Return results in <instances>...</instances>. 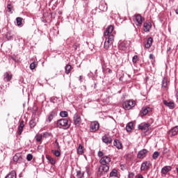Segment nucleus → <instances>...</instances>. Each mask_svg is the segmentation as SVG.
<instances>
[{
	"label": "nucleus",
	"instance_id": "f257e3e1",
	"mask_svg": "<svg viewBox=\"0 0 178 178\" xmlns=\"http://www.w3.org/2000/svg\"><path fill=\"white\" fill-rule=\"evenodd\" d=\"M113 31V26L112 25L108 26L104 31V49H109V47L113 44V41L115 40V35H113V33H112Z\"/></svg>",
	"mask_w": 178,
	"mask_h": 178
},
{
	"label": "nucleus",
	"instance_id": "f03ea898",
	"mask_svg": "<svg viewBox=\"0 0 178 178\" xmlns=\"http://www.w3.org/2000/svg\"><path fill=\"white\" fill-rule=\"evenodd\" d=\"M99 163L102 165L99 167V172L106 173L109 171V163H111V157L108 156H103L100 160Z\"/></svg>",
	"mask_w": 178,
	"mask_h": 178
},
{
	"label": "nucleus",
	"instance_id": "7ed1b4c3",
	"mask_svg": "<svg viewBox=\"0 0 178 178\" xmlns=\"http://www.w3.org/2000/svg\"><path fill=\"white\" fill-rule=\"evenodd\" d=\"M56 124L58 129H63L64 130L70 127V122H69V120L67 118H63L57 120Z\"/></svg>",
	"mask_w": 178,
	"mask_h": 178
},
{
	"label": "nucleus",
	"instance_id": "20e7f679",
	"mask_svg": "<svg viewBox=\"0 0 178 178\" xmlns=\"http://www.w3.org/2000/svg\"><path fill=\"white\" fill-rule=\"evenodd\" d=\"M122 106L125 111H130V109L136 106V101L131 99L127 100L123 102Z\"/></svg>",
	"mask_w": 178,
	"mask_h": 178
},
{
	"label": "nucleus",
	"instance_id": "39448f33",
	"mask_svg": "<svg viewBox=\"0 0 178 178\" xmlns=\"http://www.w3.org/2000/svg\"><path fill=\"white\" fill-rule=\"evenodd\" d=\"M134 22L135 23L136 26L138 27H141L143 26V22L145 20L143 16L140 14L134 15L133 17Z\"/></svg>",
	"mask_w": 178,
	"mask_h": 178
},
{
	"label": "nucleus",
	"instance_id": "423d86ee",
	"mask_svg": "<svg viewBox=\"0 0 178 178\" xmlns=\"http://www.w3.org/2000/svg\"><path fill=\"white\" fill-rule=\"evenodd\" d=\"M129 43L127 40H121L118 43V49L120 51H127L129 48Z\"/></svg>",
	"mask_w": 178,
	"mask_h": 178
},
{
	"label": "nucleus",
	"instance_id": "0eeeda50",
	"mask_svg": "<svg viewBox=\"0 0 178 178\" xmlns=\"http://www.w3.org/2000/svg\"><path fill=\"white\" fill-rule=\"evenodd\" d=\"M99 129V123L97 121H93L90 123V131L91 133H95Z\"/></svg>",
	"mask_w": 178,
	"mask_h": 178
},
{
	"label": "nucleus",
	"instance_id": "6e6552de",
	"mask_svg": "<svg viewBox=\"0 0 178 178\" xmlns=\"http://www.w3.org/2000/svg\"><path fill=\"white\" fill-rule=\"evenodd\" d=\"M81 124V117L78 113H75L74 115V124L76 127H79Z\"/></svg>",
	"mask_w": 178,
	"mask_h": 178
},
{
	"label": "nucleus",
	"instance_id": "1a4fd4ad",
	"mask_svg": "<svg viewBox=\"0 0 178 178\" xmlns=\"http://www.w3.org/2000/svg\"><path fill=\"white\" fill-rule=\"evenodd\" d=\"M13 161H14V162H17L18 163H22V162H23V161H24V159L23 158L22 153H17L13 156Z\"/></svg>",
	"mask_w": 178,
	"mask_h": 178
},
{
	"label": "nucleus",
	"instance_id": "9d476101",
	"mask_svg": "<svg viewBox=\"0 0 178 178\" xmlns=\"http://www.w3.org/2000/svg\"><path fill=\"white\" fill-rule=\"evenodd\" d=\"M147 154H148V150L143 149L138 152L137 156L139 159H143L147 156Z\"/></svg>",
	"mask_w": 178,
	"mask_h": 178
},
{
	"label": "nucleus",
	"instance_id": "9b49d317",
	"mask_svg": "<svg viewBox=\"0 0 178 178\" xmlns=\"http://www.w3.org/2000/svg\"><path fill=\"white\" fill-rule=\"evenodd\" d=\"M161 88L164 90H168L169 88V81H168L167 77H164L162 80L161 83Z\"/></svg>",
	"mask_w": 178,
	"mask_h": 178
},
{
	"label": "nucleus",
	"instance_id": "f8f14e48",
	"mask_svg": "<svg viewBox=\"0 0 178 178\" xmlns=\"http://www.w3.org/2000/svg\"><path fill=\"white\" fill-rule=\"evenodd\" d=\"M149 126L151 125L148 123L140 124L138 125V129L142 130V131H148L149 130Z\"/></svg>",
	"mask_w": 178,
	"mask_h": 178
},
{
	"label": "nucleus",
	"instance_id": "ddd939ff",
	"mask_svg": "<svg viewBox=\"0 0 178 178\" xmlns=\"http://www.w3.org/2000/svg\"><path fill=\"white\" fill-rule=\"evenodd\" d=\"M151 163L149 161H145L141 164L140 170H149Z\"/></svg>",
	"mask_w": 178,
	"mask_h": 178
},
{
	"label": "nucleus",
	"instance_id": "4468645a",
	"mask_svg": "<svg viewBox=\"0 0 178 178\" xmlns=\"http://www.w3.org/2000/svg\"><path fill=\"white\" fill-rule=\"evenodd\" d=\"M163 103L165 106H167L170 109H175V102H168V100H163Z\"/></svg>",
	"mask_w": 178,
	"mask_h": 178
},
{
	"label": "nucleus",
	"instance_id": "2eb2a0df",
	"mask_svg": "<svg viewBox=\"0 0 178 178\" xmlns=\"http://www.w3.org/2000/svg\"><path fill=\"white\" fill-rule=\"evenodd\" d=\"M99 9L102 12H106L108 10V5L105 2H102L99 5Z\"/></svg>",
	"mask_w": 178,
	"mask_h": 178
},
{
	"label": "nucleus",
	"instance_id": "dca6fc26",
	"mask_svg": "<svg viewBox=\"0 0 178 178\" xmlns=\"http://www.w3.org/2000/svg\"><path fill=\"white\" fill-rule=\"evenodd\" d=\"M102 141L103 143H104L105 144H111L112 143V138H111L110 136H108L106 135H104L102 137Z\"/></svg>",
	"mask_w": 178,
	"mask_h": 178
},
{
	"label": "nucleus",
	"instance_id": "f3484780",
	"mask_svg": "<svg viewBox=\"0 0 178 178\" xmlns=\"http://www.w3.org/2000/svg\"><path fill=\"white\" fill-rule=\"evenodd\" d=\"M170 170H172V167L166 165L161 169V173L162 175H168Z\"/></svg>",
	"mask_w": 178,
	"mask_h": 178
},
{
	"label": "nucleus",
	"instance_id": "a211bd4d",
	"mask_svg": "<svg viewBox=\"0 0 178 178\" xmlns=\"http://www.w3.org/2000/svg\"><path fill=\"white\" fill-rule=\"evenodd\" d=\"M177 133H178V126H176L169 131L168 134L169 136H177Z\"/></svg>",
	"mask_w": 178,
	"mask_h": 178
},
{
	"label": "nucleus",
	"instance_id": "6ab92c4d",
	"mask_svg": "<svg viewBox=\"0 0 178 178\" xmlns=\"http://www.w3.org/2000/svg\"><path fill=\"white\" fill-rule=\"evenodd\" d=\"M152 42H154V39H152V37L149 38L147 40L146 44H145V48L149 49V47L152 46Z\"/></svg>",
	"mask_w": 178,
	"mask_h": 178
},
{
	"label": "nucleus",
	"instance_id": "aec40b11",
	"mask_svg": "<svg viewBox=\"0 0 178 178\" xmlns=\"http://www.w3.org/2000/svg\"><path fill=\"white\" fill-rule=\"evenodd\" d=\"M143 31H145V33H148L149 31V30H151V23H147L145 22L143 24Z\"/></svg>",
	"mask_w": 178,
	"mask_h": 178
},
{
	"label": "nucleus",
	"instance_id": "412c9836",
	"mask_svg": "<svg viewBox=\"0 0 178 178\" xmlns=\"http://www.w3.org/2000/svg\"><path fill=\"white\" fill-rule=\"evenodd\" d=\"M24 127V121H22L19 123V125L18 127V134L19 136L22 135V133H23V128Z\"/></svg>",
	"mask_w": 178,
	"mask_h": 178
},
{
	"label": "nucleus",
	"instance_id": "4be33fe9",
	"mask_svg": "<svg viewBox=\"0 0 178 178\" xmlns=\"http://www.w3.org/2000/svg\"><path fill=\"white\" fill-rule=\"evenodd\" d=\"M56 115V113H55V111H51L47 117V122H52V119H54V117H55Z\"/></svg>",
	"mask_w": 178,
	"mask_h": 178
},
{
	"label": "nucleus",
	"instance_id": "5701e85b",
	"mask_svg": "<svg viewBox=\"0 0 178 178\" xmlns=\"http://www.w3.org/2000/svg\"><path fill=\"white\" fill-rule=\"evenodd\" d=\"M113 145H114V147H116V148H118V149H122V143H120V141L118 139H115L114 140Z\"/></svg>",
	"mask_w": 178,
	"mask_h": 178
},
{
	"label": "nucleus",
	"instance_id": "b1692460",
	"mask_svg": "<svg viewBox=\"0 0 178 178\" xmlns=\"http://www.w3.org/2000/svg\"><path fill=\"white\" fill-rule=\"evenodd\" d=\"M13 77V75L9 74L8 72H6L4 74V80H6V81H10Z\"/></svg>",
	"mask_w": 178,
	"mask_h": 178
},
{
	"label": "nucleus",
	"instance_id": "393cba45",
	"mask_svg": "<svg viewBox=\"0 0 178 178\" xmlns=\"http://www.w3.org/2000/svg\"><path fill=\"white\" fill-rule=\"evenodd\" d=\"M46 159H47V161H49V162H50L51 165H55V159H54V158H52L51 156L46 155Z\"/></svg>",
	"mask_w": 178,
	"mask_h": 178
},
{
	"label": "nucleus",
	"instance_id": "a878e982",
	"mask_svg": "<svg viewBox=\"0 0 178 178\" xmlns=\"http://www.w3.org/2000/svg\"><path fill=\"white\" fill-rule=\"evenodd\" d=\"M76 151H77L78 155H83V145L81 144L79 145V147Z\"/></svg>",
	"mask_w": 178,
	"mask_h": 178
},
{
	"label": "nucleus",
	"instance_id": "bb28decb",
	"mask_svg": "<svg viewBox=\"0 0 178 178\" xmlns=\"http://www.w3.org/2000/svg\"><path fill=\"white\" fill-rule=\"evenodd\" d=\"M5 178H16V172L15 170L11 171Z\"/></svg>",
	"mask_w": 178,
	"mask_h": 178
},
{
	"label": "nucleus",
	"instance_id": "cd10ccee",
	"mask_svg": "<svg viewBox=\"0 0 178 178\" xmlns=\"http://www.w3.org/2000/svg\"><path fill=\"white\" fill-rule=\"evenodd\" d=\"M133 122H129L127 126H126V130L127 131H131V130H133Z\"/></svg>",
	"mask_w": 178,
	"mask_h": 178
},
{
	"label": "nucleus",
	"instance_id": "c85d7f7f",
	"mask_svg": "<svg viewBox=\"0 0 178 178\" xmlns=\"http://www.w3.org/2000/svg\"><path fill=\"white\" fill-rule=\"evenodd\" d=\"M17 25L18 26H22L23 24V18L18 17L16 18Z\"/></svg>",
	"mask_w": 178,
	"mask_h": 178
},
{
	"label": "nucleus",
	"instance_id": "c756f323",
	"mask_svg": "<svg viewBox=\"0 0 178 178\" xmlns=\"http://www.w3.org/2000/svg\"><path fill=\"white\" fill-rule=\"evenodd\" d=\"M110 177H118V170L116 169H113L110 172Z\"/></svg>",
	"mask_w": 178,
	"mask_h": 178
},
{
	"label": "nucleus",
	"instance_id": "7c9ffc66",
	"mask_svg": "<svg viewBox=\"0 0 178 178\" xmlns=\"http://www.w3.org/2000/svg\"><path fill=\"white\" fill-rule=\"evenodd\" d=\"M76 177L77 178H84V172H81V170L76 171Z\"/></svg>",
	"mask_w": 178,
	"mask_h": 178
},
{
	"label": "nucleus",
	"instance_id": "2f4dec72",
	"mask_svg": "<svg viewBox=\"0 0 178 178\" xmlns=\"http://www.w3.org/2000/svg\"><path fill=\"white\" fill-rule=\"evenodd\" d=\"M149 107L142 108V114L143 115V116H145V115L148 114V112H149Z\"/></svg>",
	"mask_w": 178,
	"mask_h": 178
},
{
	"label": "nucleus",
	"instance_id": "473e14b6",
	"mask_svg": "<svg viewBox=\"0 0 178 178\" xmlns=\"http://www.w3.org/2000/svg\"><path fill=\"white\" fill-rule=\"evenodd\" d=\"M72 70V65H67L65 67L66 74H69L70 73V70Z\"/></svg>",
	"mask_w": 178,
	"mask_h": 178
},
{
	"label": "nucleus",
	"instance_id": "72a5a7b5",
	"mask_svg": "<svg viewBox=\"0 0 178 178\" xmlns=\"http://www.w3.org/2000/svg\"><path fill=\"white\" fill-rule=\"evenodd\" d=\"M35 138L38 143H40L41 140H42V134H36Z\"/></svg>",
	"mask_w": 178,
	"mask_h": 178
},
{
	"label": "nucleus",
	"instance_id": "f704fd0d",
	"mask_svg": "<svg viewBox=\"0 0 178 178\" xmlns=\"http://www.w3.org/2000/svg\"><path fill=\"white\" fill-rule=\"evenodd\" d=\"M36 124H37V122H35V120H31L29 122V126L31 129H33V127H35Z\"/></svg>",
	"mask_w": 178,
	"mask_h": 178
},
{
	"label": "nucleus",
	"instance_id": "c9c22d12",
	"mask_svg": "<svg viewBox=\"0 0 178 178\" xmlns=\"http://www.w3.org/2000/svg\"><path fill=\"white\" fill-rule=\"evenodd\" d=\"M60 116L61 118H67L68 116L67 111H61L60 113Z\"/></svg>",
	"mask_w": 178,
	"mask_h": 178
},
{
	"label": "nucleus",
	"instance_id": "e433bc0d",
	"mask_svg": "<svg viewBox=\"0 0 178 178\" xmlns=\"http://www.w3.org/2000/svg\"><path fill=\"white\" fill-rule=\"evenodd\" d=\"M35 67H37V64L35 63V62H33L32 63L30 64L31 70H34Z\"/></svg>",
	"mask_w": 178,
	"mask_h": 178
},
{
	"label": "nucleus",
	"instance_id": "4c0bfd02",
	"mask_svg": "<svg viewBox=\"0 0 178 178\" xmlns=\"http://www.w3.org/2000/svg\"><path fill=\"white\" fill-rule=\"evenodd\" d=\"M54 147L55 148L58 149H60V145H59V142H58V139H56L54 141Z\"/></svg>",
	"mask_w": 178,
	"mask_h": 178
},
{
	"label": "nucleus",
	"instance_id": "58836bf2",
	"mask_svg": "<svg viewBox=\"0 0 178 178\" xmlns=\"http://www.w3.org/2000/svg\"><path fill=\"white\" fill-rule=\"evenodd\" d=\"M52 153L55 156H60V152L59 150H52Z\"/></svg>",
	"mask_w": 178,
	"mask_h": 178
},
{
	"label": "nucleus",
	"instance_id": "ea45409f",
	"mask_svg": "<svg viewBox=\"0 0 178 178\" xmlns=\"http://www.w3.org/2000/svg\"><path fill=\"white\" fill-rule=\"evenodd\" d=\"M158 156H159V152H154L152 158L153 159H158Z\"/></svg>",
	"mask_w": 178,
	"mask_h": 178
},
{
	"label": "nucleus",
	"instance_id": "a19ab883",
	"mask_svg": "<svg viewBox=\"0 0 178 178\" xmlns=\"http://www.w3.org/2000/svg\"><path fill=\"white\" fill-rule=\"evenodd\" d=\"M138 61V56L136 55L133 57L132 62L133 63H137Z\"/></svg>",
	"mask_w": 178,
	"mask_h": 178
},
{
	"label": "nucleus",
	"instance_id": "79ce46f5",
	"mask_svg": "<svg viewBox=\"0 0 178 178\" xmlns=\"http://www.w3.org/2000/svg\"><path fill=\"white\" fill-rule=\"evenodd\" d=\"M26 159L29 162H30V161H31V159H33V155L31 154H27Z\"/></svg>",
	"mask_w": 178,
	"mask_h": 178
},
{
	"label": "nucleus",
	"instance_id": "37998d69",
	"mask_svg": "<svg viewBox=\"0 0 178 178\" xmlns=\"http://www.w3.org/2000/svg\"><path fill=\"white\" fill-rule=\"evenodd\" d=\"M99 158H102L104 156V152L102 151H99L97 153Z\"/></svg>",
	"mask_w": 178,
	"mask_h": 178
},
{
	"label": "nucleus",
	"instance_id": "c03bdc74",
	"mask_svg": "<svg viewBox=\"0 0 178 178\" xmlns=\"http://www.w3.org/2000/svg\"><path fill=\"white\" fill-rule=\"evenodd\" d=\"M7 9H8V12H12V5L8 4Z\"/></svg>",
	"mask_w": 178,
	"mask_h": 178
},
{
	"label": "nucleus",
	"instance_id": "a18cd8bd",
	"mask_svg": "<svg viewBox=\"0 0 178 178\" xmlns=\"http://www.w3.org/2000/svg\"><path fill=\"white\" fill-rule=\"evenodd\" d=\"M51 136V134L48 133V132H45L43 134V137H44L45 138H47V137H49Z\"/></svg>",
	"mask_w": 178,
	"mask_h": 178
},
{
	"label": "nucleus",
	"instance_id": "49530a36",
	"mask_svg": "<svg viewBox=\"0 0 178 178\" xmlns=\"http://www.w3.org/2000/svg\"><path fill=\"white\" fill-rule=\"evenodd\" d=\"M128 177L129 178H134V172H129Z\"/></svg>",
	"mask_w": 178,
	"mask_h": 178
},
{
	"label": "nucleus",
	"instance_id": "de8ad7c7",
	"mask_svg": "<svg viewBox=\"0 0 178 178\" xmlns=\"http://www.w3.org/2000/svg\"><path fill=\"white\" fill-rule=\"evenodd\" d=\"M86 173L88 175H90V166H86Z\"/></svg>",
	"mask_w": 178,
	"mask_h": 178
},
{
	"label": "nucleus",
	"instance_id": "09e8293b",
	"mask_svg": "<svg viewBox=\"0 0 178 178\" xmlns=\"http://www.w3.org/2000/svg\"><path fill=\"white\" fill-rule=\"evenodd\" d=\"M149 59H154V54H149Z\"/></svg>",
	"mask_w": 178,
	"mask_h": 178
},
{
	"label": "nucleus",
	"instance_id": "8fccbe9b",
	"mask_svg": "<svg viewBox=\"0 0 178 178\" xmlns=\"http://www.w3.org/2000/svg\"><path fill=\"white\" fill-rule=\"evenodd\" d=\"M136 178H144L141 174H138L136 177Z\"/></svg>",
	"mask_w": 178,
	"mask_h": 178
},
{
	"label": "nucleus",
	"instance_id": "3c124183",
	"mask_svg": "<svg viewBox=\"0 0 178 178\" xmlns=\"http://www.w3.org/2000/svg\"><path fill=\"white\" fill-rule=\"evenodd\" d=\"M73 47H74V49H77V47H79V44H77L76 43H75Z\"/></svg>",
	"mask_w": 178,
	"mask_h": 178
},
{
	"label": "nucleus",
	"instance_id": "603ef678",
	"mask_svg": "<svg viewBox=\"0 0 178 178\" xmlns=\"http://www.w3.org/2000/svg\"><path fill=\"white\" fill-rule=\"evenodd\" d=\"M50 101L51 102H53V104H55V98H51Z\"/></svg>",
	"mask_w": 178,
	"mask_h": 178
},
{
	"label": "nucleus",
	"instance_id": "864d4df0",
	"mask_svg": "<svg viewBox=\"0 0 178 178\" xmlns=\"http://www.w3.org/2000/svg\"><path fill=\"white\" fill-rule=\"evenodd\" d=\"M79 81L81 83L83 81V76H79Z\"/></svg>",
	"mask_w": 178,
	"mask_h": 178
},
{
	"label": "nucleus",
	"instance_id": "5fc2aeb1",
	"mask_svg": "<svg viewBox=\"0 0 178 178\" xmlns=\"http://www.w3.org/2000/svg\"><path fill=\"white\" fill-rule=\"evenodd\" d=\"M108 73H112V70H109Z\"/></svg>",
	"mask_w": 178,
	"mask_h": 178
},
{
	"label": "nucleus",
	"instance_id": "6e6d98bb",
	"mask_svg": "<svg viewBox=\"0 0 178 178\" xmlns=\"http://www.w3.org/2000/svg\"><path fill=\"white\" fill-rule=\"evenodd\" d=\"M167 150H168L167 148H164V149H163V151H167Z\"/></svg>",
	"mask_w": 178,
	"mask_h": 178
},
{
	"label": "nucleus",
	"instance_id": "4d7b16f0",
	"mask_svg": "<svg viewBox=\"0 0 178 178\" xmlns=\"http://www.w3.org/2000/svg\"><path fill=\"white\" fill-rule=\"evenodd\" d=\"M10 38H12L11 36H10L9 38H8V40H10Z\"/></svg>",
	"mask_w": 178,
	"mask_h": 178
},
{
	"label": "nucleus",
	"instance_id": "13d9d810",
	"mask_svg": "<svg viewBox=\"0 0 178 178\" xmlns=\"http://www.w3.org/2000/svg\"><path fill=\"white\" fill-rule=\"evenodd\" d=\"M170 49V47H169L167 51H169Z\"/></svg>",
	"mask_w": 178,
	"mask_h": 178
}]
</instances>
